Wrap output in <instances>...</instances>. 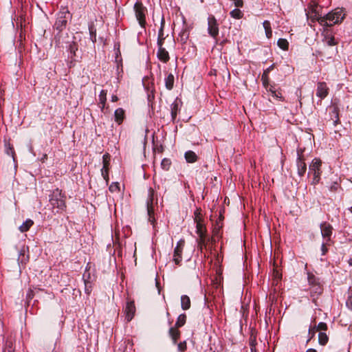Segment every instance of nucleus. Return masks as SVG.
<instances>
[{"instance_id":"1","label":"nucleus","mask_w":352,"mask_h":352,"mask_svg":"<svg viewBox=\"0 0 352 352\" xmlns=\"http://www.w3.org/2000/svg\"><path fill=\"white\" fill-rule=\"evenodd\" d=\"M313 20L317 21L321 25L331 27L335 24L341 23L345 18V14L342 9L337 8L328 14L322 16L318 14L316 9L313 10Z\"/></svg>"},{"instance_id":"2","label":"nucleus","mask_w":352,"mask_h":352,"mask_svg":"<svg viewBox=\"0 0 352 352\" xmlns=\"http://www.w3.org/2000/svg\"><path fill=\"white\" fill-rule=\"evenodd\" d=\"M48 206L54 214L63 213L67 208L65 193L58 188L53 190L49 195Z\"/></svg>"},{"instance_id":"3","label":"nucleus","mask_w":352,"mask_h":352,"mask_svg":"<svg viewBox=\"0 0 352 352\" xmlns=\"http://www.w3.org/2000/svg\"><path fill=\"white\" fill-rule=\"evenodd\" d=\"M322 162L320 158L315 157L309 166L308 176L313 175L311 184L316 186L321 179Z\"/></svg>"},{"instance_id":"4","label":"nucleus","mask_w":352,"mask_h":352,"mask_svg":"<svg viewBox=\"0 0 352 352\" xmlns=\"http://www.w3.org/2000/svg\"><path fill=\"white\" fill-rule=\"evenodd\" d=\"M154 195L155 190L152 188H149L148 190V197L146 200V210L148 220L153 225H154L155 222Z\"/></svg>"},{"instance_id":"5","label":"nucleus","mask_w":352,"mask_h":352,"mask_svg":"<svg viewBox=\"0 0 352 352\" xmlns=\"http://www.w3.org/2000/svg\"><path fill=\"white\" fill-rule=\"evenodd\" d=\"M297 158H296V167H297V173L300 177H302L305 175L307 171V164L305 163V159L303 155L304 149L301 148H298L297 151Z\"/></svg>"},{"instance_id":"6","label":"nucleus","mask_w":352,"mask_h":352,"mask_svg":"<svg viewBox=\"0 0 352 352\" xmlns=\"http://www.w3.org/2000/svg\"><path fill=\"white\" fill-rule=\"evenodd\" d=\"M70 17L69 12L67 10L60 11L57 16L54 28L59 32L63 31L67 24L68 19Z\"/></svg>"},{"instance_id":"7","label":"nucleus","mask_w":352,"mask_h":352,"mask_svg":"<svg viewBox=\"0 0 352 352\" xmlns=\"http://www.w3.org/2000/svg\"><path fill=\"white\" fill-rule=\"evenodd\" d=\"M219 23L214 15H209L208 17V33L215 40L219 35Z\"/></svg>"},{"instance_id":"8","label":"nucleus","mask_w":352,"mask_h":352,"mask_svg":"<svg viewBox=\"0 0 352 352\" xmlns=\"http://www.w3.org/2000/svg\"><path fill=\"white\" fill-rule=\"evenodd\" d=\"M82 279L85 284V292L89 295L92 291L93 283L95 281V276L91 273L87 267L82 275Z\"/></svg>"},{"instance_id":"9","label":"nucleus","mask_w":352,"mask_h":352,"mask_svg":"<svg viewBox=\"0 0 352 352\" xmlns=\"http://www.w3.org/2000/svg\"><path fill=\"white\" fill-rule=\"evenodd\" d=\"M135 12V16L139 21L141 27L144 28L146 24L145 19V8H144L142 3H136L134 6Z\"/></svg>"},{"instance_id":"10","label":"nucleus","mask_w":352,"mask_h":352,"mask_svg":"<svg viewBox=\"0 0 352 352\" xmlns=\"http://www.w3.org/2000/svg\"><path fill=\"white\" fill-rule=\"evenodd\" d=\"M184 244H185L184 240H182V239L179 240L177 243V245L174 250L173 261H174L175 263L177 265H180V263L182 260V254Z\"/></svg>"},{"instance_id":"11","label":"nucleus","mask_w":352,"mask_h":352,"mask_svg":"<svg viewBox=\"0 0 352 352\" xmlns=\"http://www.w3.org/2000/svg\"><path fill=\"white\" fill-rule=\"evenodd\" d=\"M103 166L101 169V175L107 184L109 180V169L110 166V156L109 154H104L102 157Z\"/></svg>"},{"instance_id":"12","label":"nucleus","mask_w":352,"mask_h":352,"mask_svg":"<svg viewBox=\"0 0 352 352\" xmlns=\"http://www.w3.org/2000/svg\"><path fill=\"white\" fill-rule=\"evenodd\" d=\"M135 311L136 309L134 301L128 300L124 309L127 322H130L133 318Z\"/></svg>"},{"instance_id":"13","label":"nucleus","mask_w":352,"mask_h":352,"mask_svg":"<svg viewBox=\"0 0 352 352\" xmlns=\"http://www.w3.org/2000/svg\"><path fill=\"white\" fill-rule=\"evenodd\" d=\"M321 234L326 242H329L332 234V226L327 223L323 222L320 224Z\"/></svg>"},{"instance_id":"14","label":"nucleus","mask_w":352,"mask_h":352,"mask_svg":"<svg viewBox=\"0 0 352 352\" xmlns=\"http://www.w3.org/2000/svg\"><path fill=\"white\" fill-rule=\"evenodd\" d=\"M329 94V87L324 82H319L317 84L316 96L320 98V101Z\"/></svg>"},{"instance_id":"15","label":"nucleus","mask_w":352,"mask_h":352,"mask_svg":"<svg viewBox=\"0 0 352 352\" xmlns=\"http://www.w3.org/2000/svg\"><path fill=\"white\" fill-rule=\"evenodd\" d=\"M331 184L329 185V190L331 192H336L338 191V190L340 188V186L339 185V181L340 180V178H338L336 175L331 174V177L330 178Z\"/></svg>"},{"instance_id":"16","label":"nucleus","mask_w":352,"mask_h":352,"mask_svg":"<svg viewBox=\"0 0 352 352\" xmlns=\"http://www.w3.org/2000/svg\"><path fill=\"white\" fill-rule=\"evenodd\" d=\"M157 56L158 59L163 63H167L170 59L169 54L164 47L158 48Z\"/></svg>"},{"instance_id":"17","label":"nucleus","mask_w":352,"mask_h":352,"mask_svg":"<svg viewBox=\"0 0 352 352\" xmlns=\"http://www.w3.org/2000/svg\"><path fill=\"white\" fill-rule=\"evenodd\" d=\"M169 336H170L174 344H176L178 339L180 337L181 332L177 328L171 327L168 331Z\"/></svg>"},{"instance_id":"18","label":"nucleus","mask_w":352,"mask_h":352,"mask_svg":"<svg viewBox=\"0 0 352 352\" xmlns=\"http://www.w3.org/2000/svg\"><path fill=\"white\" fill-rule=\"evenodd\" d=\"M125 117L124 111L122 108L116 109L114 112L115 121L118 124H122Z\"/></svg>"},{"instance_id":"19","label":"nucleus","mask_w":352,"mask_h":352,"mask_svg":"<svg viewBox=\"0 0 352 352\" xmlns=\"http://www.w3.org/2000/svg\"><path fill=\"white\" fill-rule=\"evenodd\" d=\"M179 111V101L177 98L170 105V113L173 121L176 119L178 111Z\"/></svg>"},{"instance_id":"20","label":"nucleus","mask_w":352,"mask_h":352,"mask_svg":"<svg viewBox=\"0 0 352 352\" xmlns=\"http://www.w3.org/2000/svg\"><path fill=\"white\" fill-rule=\"evenodd\" d=\"M331 119L333 121L334 126L340 123L339 109L337 107H333L329 113Z\"/></svg>"},{"instance_id":"21","label":"nucleus","mask_w":352,"mask_h":352,"mask_svg":"<svg viewBox=\"0 0 352 352\" xmlns=\"http://www.w3.org/2000/svg\"><path fill=\"white\" fill-rule=\"evenodd\" d=\"M189 28L187 25H185L179 34L181 42L185 43L189 38Z\"/></svg>"},{"instance_id":"22","label":"nucleus","mask_w":352,"mask_h":352,"mask_svg":"<svg viewBox=\"0 0 352 352\" xmlns=\"http://www.w3.org/2000/svg\"><path fill=\"white\" fill-rule=\"evenodd\" d=\"M196 223V233L199 236L206 234V228L202 223V220L195 222Z\"/></svg>"},{"instance_id":"23","label":"nucleus","mask_w":352,"mask_h":352,"mask_svg":"<svg viewBox=\"0 0 352 352\" xmlns=\"http://www.w3.org/2000/svg\"><path fill=\"white\" fill-rule=\"evenodd\" d=\"M181 307L183 310H188L190 307V299L187 295L181 296Z\"/></svg>"},{"instance_id":"24","label":"nucleus","mask_w":352,"mask_h":352,"mask_svg":"<svg viewBox=\"0 0 352 352\" xmlns=\"http://www.w3.org/2000/svg\"><path fill=\"white\" fill-rule=\"evenodd\" d=\"M107 94V90L102 89L99 94V105L102 111H103L106 104Z\"/></svg>"},{"instance_id":"25","label":"nucleus","mask_w":352,"mask_h":352,"mask_svg":"<svg viewBox=\"0 0 352 352\" xmlns=\"http://www.w3.org/2000/svg\"><path fill=\"white\" fill-rule=\"evenodd\" d=\"M185 159L188 163H193L197 160V155L192 151H188L184 154Z\"/></svg>"},{"instance_id":"26","label":"nucleus","mask_w":352,"mask_h":352,"mask_svg":"<svg viewBox=\"0 0 352 352\" xmlns=\"http://www.w3.org/2000/svg\"><path fill=\"white\" fill-rule=\"evenodd\" d=\"M322 290L323 289L320 283L310 287V293L313 297L321 294Z\"/></svg>"},{"instance_id":"27","label":"nucleus","mask_w":352,"mask_h":352,"mask_svg":"<svg viewBox=\"0 0 352 352\" xmlns=\"http://www.w3.org/2000/svg\"><path fill=\"white\" fill-rule=\"evenodd\" d=\"M71 56L70 58L72 60L76 61L75 57L76 56V52L78 51V45L75 42H72L69 45L68 49Z\"/></svg>"},{"instance_id":"28","label":"nucleus","mask_w":352,"mask_h":352,"mask_svg":"<svg viewBox=\"0 0 352 352\" xmlns=\"http://www.w3.org/2000/svg\"><path fill=\"white\" fill-rule=\"evenodd\" d=\"M174 76L172 74H169L165 78V87L168 90H171L174 85Z\"/></svg>"},{"instance_id":"29","label":"nucleus","mask_w":352,"mask_h":352,"mask_svg":"<svg viewBox=\"0 0 352 352\" xmlns=\"http://www.w3.org/2000/svg\"><path fill=\"white\" fill-rule=\"evenodd\" d=\"M186 322V314H182L178 316L174 327L179 329L183 327L185 324Z\"/></svg>"},{"instance_id":"30","label":"nucleus","mask_w":352,"mask_h":352,"mask_svg":"<svg viewBox=\"0 0 352 352\" xmlns=\"http://www.w3.org/2000/svg\"><path fill=\"white\" fill-rule=\"evenodd\" d=\"M34 224V222L32 220L28 219L25 222L23 223L21 226L19 227V230L21 232H27L30 230V228L32 227V226Z\"/></svg>"},{"instance_id":"31","label":"nucleus","mask_w":352,"mask_h":352,"mask_svg":"<svg viewBox=\"0 0 352 352\" xmlns=\"http://www.w3.org/2000/svg\"><path fill=\"white\" fill-rule=\"evenodd\" d=\"M329 341V337L326 332H319L318 333V342L320 345L324 346Z\"/></svg>"},{"instance_id":"32","label":"nucleus","mask_w":352,"mask_h":352,"mask_svg":"<svg viewBox=\"0 0 352 352\" xmlns=\"http://www.w3.org/2000/svg\"><path fill=\"white\" fill-rule=\"evenodd\" d=\"M5 151L7 155H11L12 158L14 160L15 153L14 148L8 141H5Z\"/></svg>"},{"instance_id":"33","label":"nucleus","mask_w":352,"mask_h":352,"mask_svg":"<svg viewBox=\"0 0 352 352\" xmlns=\"http://www.w3.org/2000/svg\"><path fill=\"white\" fill-rule=\"evenodd\" d=\"M146 89H147V100L148 103L149 105L152 106V103L155 99V94H154V88H151L150 89L149 87H146Z\"/></svg>"},{"instance_id":"34","label":"nucleus","mask_w":352,"mask_h":352,"mask_svg":"<svg viewBox=\"0 0 352 352\" xmlns=\"http://www.w3.org/2000/svg\"><path fill=\"white\" fill-rule=\"evenodd\" d=\"M307 278L310 287L320 283L319 281V278H317L313 274L308 273Z\"/></svg>"},{"instance_id":"35","label":"nucleus","mask_w":352,"mask_h":352,"mask_svg":"<svg viewBox=\"0 0 352 352\" xmlns=\"http://www.w3.org/2000/svg\"><path fill=\"white\" fill-rule=\"evenodd\" d=\"M230 14L232 18L236 19H240L243 18V13L241 12V10H239L238 8H235V9L232 10L230 12Z\"/></svg>"},{"instance_id":"36","label":"nucleus","mask_w":352,"mask_h":352,"mask_svg":"<svg viewBox=\"0 0 352 352\" xmlns=\"http://www.w3.org/2000/svg\"><path fill=\"white\" fill-rule=\"evenodd\" d=\"M209 240V239L207 238L206 234H204L201 236H199L198 239V245L201 250H202L203 248L206 246L207 242Z\"/></svg>"},{"instance_id":"37","label":"nucleus","mask_w":352,"mask_h":352,"mask_svg":"<svg viewBox=\"0 0 352 352\" xmlns=\"http://www.w3.org/2000/svg\"><path fill=\"white\" fill-rule=\"evenodd\" d=\"M277 45L280 49L283 50H287L289 48V43L285 38H279L277 41Z\"/></svg>"},{"instance_id":"38","label":"nucleus","mask_w":352,"mask_h":352,"mask_svg":"<svg viewBox=\"0 0 352 352\" xmlns=\"http://www.w3.org/2000/svg\"><path fill=\"white\" fill-rule=\"evenodd\" d=\"M314 329L319 332H326L328 329L327 324L325 322H320L314 327Z\"/></svg>"},{"instance_id":"39","label":"nucleus","mask_w":352,"mask_h":352,"mask_svg":"<svg viewBox=\"0 0 352 352\" xmlns=\"http://www.w3.org/2000/svg\"><path fill=\"white\" fill-rule=\"evenodd\" d=\"M171 165V161L168 158H164L162 160L161 167L165 170H169Z\"/></svg>"},{"instance_id":"40","label":"nucleus","mask_w":352,"mask_h":352,"mask_svg":"<svg viewBox=\"0 0 352 352\" xmlns=\"http://www.w3.org/2000/svg\"><path fill=\"white\" fill-rule=\"evenodd\" d=\"M111 192H118L120 191V184L118 182H113L109 187Z\"/></svg>"},{"instance_id":"41","label":"nucleus","mask_w":352,"mask_h":352,"mask_svg":"<svg viewBox=\"0 0 352 352\" xmlns=\"http://www.w3.org/2000/svg\"><path fill=\"white\" fill-rule=\"evenodd\" d=\"M90 38L91 41L94 43L96 42V30L93 26H90L89 28Z\"/></svg>"},{"instance_id":"42","label":"nucleus","mask_w":352,"mask_h":352,"mask_svg":"<svg viewBox=\"0 0 352 352\" xmlns=\"http://www.w3.org/2000/svg\"><path fill=\"white\" fill-rule=\"evenodd\" d=\"M325 41L328 46H333L337 44V42H336L335 38L333 36H325Z\"/></svg>"},{"instance_id":"43","label":"nucleus","mask_w":352,"mask_h":352,"mask_svg":"<svg viewBox=\"0 0 352 352\" xmlns=\"http://www.w3.org/2000/svg\"><path fill=\"white\" fill-rule=\"evenodd\" d=\"M272 96L281 101L284 100L281 93V90L280 89H276V91H273Z\"/></svg>"},{"instance_id":"44","label":"nucleus","mask_w":352,"mask_h":352,"mask_svg":"<svg viewBox=\"0 0 352 352\" xmlns=\"http://www.w3.org/2000/svg\"><path fill=\"white\" fill-rule=\"evenodd\" d=\"M261 80L263 81V86L267 89L269 86V76L266 73H263L261 76Z\"/></svg>"},{"instance_id":"45","label":"nucleus","mask_w":352,"mask_h":352,"mask_svg":"<svg viewBox=\"0 0 352 352\" xmlns=\"http://www.w3.org/2000/svg\"><path fill=\"white\" fill-rule=\"evenodd\" d=\"M164 24H165V21H164V17H162V19L161 20L160 28L159 32H158V37L165 38L164 36Z\"/></svg>"},{"instance_id":"46","label":"nucleus","mask_w":352,"mask_h":352,"mask_svg":"<svg viewBox=\"0 0 352 352\" xmlns=\"http://www.w3.org/2000/svg\"><path fill=\"white\" fill-rule=\"evenodd\" d=\"M4 352H14L12 341H10V340L6 341Z\"/></svg>"},{"instance_id":"47","label":"nucleus","mask_w":352,"mask_h":352,"mask_svg":"<svg viewBox=\"0 0 352 352\" xmlns=\"http://www.w3.org/2000/svg\"><path fill=\"white\" fill-rule=\"evenodd\" d=\"M186 348H187V345H186V341L181 342L177 344V349H178L179 351L183 352L185 350H186Z\"/></svg>"},{"instance_id":"48","label":"nucleus","mask_w":352,"mask_h":352,"mask_svg":"<svg viewBox=\"0 0 352 352\" xmlns=\"http://www.w3.org/2000/svg\"><path fill=\"white\" fill-rule=\"evenodd\" d=\"M194 215H195V217H194L195 222L199 221L202 220L200 212H199L198 210H195V212H194Z\"/></svg>"},{"instance_id":"49","label":"nucleus","mask_w":352,"mask_h":352,"mask_svg":"<svg viewBox=\"0 0 352 352\" xmlns=\"http://www.w3.org/2000/svg\"><path fill=\"white\" fill-rule=\"evenodd\" d=\"M346 307L352 310V295H350L346 302Z\"/></svg>"},{"instance_id":"50","label":"nucleus","mask_w":352,"mask_h":352,"mask_svg":"<svg viewBox=\"0 0 352 352\" xmlns=\"http://www.w3.org/2000/svg\"><path fill=\"white\" fill-rule=\"evenodd\" d=\"M327 243L328 242H326L324 241V242H323L322 244L321 250H322V255H324L327 252V251H328V249L326 247V245L327 244Z\"/></svg>"},{"instance_id":"51","label":"nucleus","mask_w":352,"mask_h":352,"mask_svg":"<svg viewBox=\"0 0 352 352\" xmlns=\"http://www.w3.org/2000/svg\"><path fill=\"white\" fill-rule=\"evenodd\" d=\"M263 25L265 30L271 28V24L269 21H264L263 23Z\"/></svg>"},{"instance_id":"52","label":"nucleus","mask_w":352,"mask_h":352,"mask_svg":"<svg viewBox=\"0 0 352 352\" xmlns=\"http://www.w3.org/2000/svg\"><path fill=\"white\" fill-rule=\"evenodd\" d=\"M316 331H317L316 330V329H314V327L313 329L309 327V334L311 335V336H310V338L308 340V341L315 336Z\"/></svg>"},{"instance_id":"53","label":"nucleus","mask_w":352,"mask_h":352,"mask_svg":"<svg viewBox=\"0 0 352 352\" xmlns=\"http://www.w3.org/2000/svg\"><path fill=\"white\" fill-rule=\"evenodd\" d=\"M164 39H165V38H160V37L157 38L158 48H160V47H163V44H164Z\"/></svg>"},{"instance_id":"54","label":"nucleus","mask_w":352,"mask_h":352,"mask_svg":"<svg viewBox=\"0 0 352 352\" xmlns=\"http://www.w3.org/2000/svg\"><path fill=\"white\" fill-rule=\"evenodd\" d=\"M265 35H266L267 38H270L272 36V28L265 30Z\"/></svg>"},{"instance_id":"55","label":"nucleus","mask_w":352,"mask_h":352,"mask_svg":"<svg viewBox=\"0 0 352 352\" xmlns=\"http://www.w3.org/2000/svg\"><path fill=\"white\" fill-rule=\"evenodd\" d=\"M267 91H270L272 94H273V91H276V87L274 85H270L267 87Z\"/></svg>"},{"instance_id":"56","label":"nucleus","mask_w":352,"mask_h":352,"mask_svg":"<svg viewBox=\"0 0 352 352\" xmlns=\"http://www.w3.org/2000/svg\"><path fill=\"white\" fill-rule=\"evenodd\" d=\"M274 68V65H270L268 68H267L263 73H266L267 74H269L270 71H272Z\"/></svg>"},{"instance_id":"57","label":"nucleus","mask_w":352,"mask_h":352,"mask_svg":"<svg viewBox=\"0 0 352 352\" xmlns=\"http://www.w3.org/2000/svg\"><path fill=\"white\" fill-rule=\"evenodd\" d=\"M118 96H116V95H113V96H111V101H112V102H116V101H118Z\"/></svg>"},{"instance_id":"58","label":"nucleus","mask_w":352,"mask_h":352,"mask_svg":"<svg viewBox=\"0 0 352 352\" xmlns=\"http://www.w3.org/2000/svg\"><path fill=\"white\" fill-rule=\"evenodd\" d=\"M306 352H317V351L314 349H309L306 351Z\"/></svg>"},{"instance_id":"59","label":"nucleus","mask_w":352,"mask_h":352,"mask_svg":"<svg viewBox=\"0 0 352 352\" xmlns=\"http://www.w3.org/2000/svg\"><path fill=\"white\" fill-rule=\"evenodd\" d=\"M251 352H256V349L254 346H251Z\"/></svg>"},{"instance_id":"60","label":"nucleus","mask_w":352,"mask_h":352,"mask_svg":"<svg viewBox=\"0 0 352 352\" xmlns=\"http://www.w3.org/2000/svg\"><path fill=\"white\" fill-rule=\"evenodd\" d=\"M349 264L352 266V258L349 260Z\"/></svg>"},{"instance_id":"61","label":"nucleus","mask_w":352,"mask_h":352,"mask_svg":"<svg viewBox=\"0 0 352 352\" xmlns=\"http://www.w3.org/2000/svg\"><path fill=\"white\" fill-rule=\"evenodd\" d=\"M32 291H30V293L28 294V297H29L30 298H32Z\"/></svg>"},{"instance_id":"62","label":"nucleus","mask_w":352,"mask_h":352,"mask_svg":"<svg viewBox=\"0 0 352 352\" xmlns=\"http://www.w3.org/2000/svg\"><path fill=\"white\" fill-rule=\"evenodd\" d=\"M166 315H167V316H170V314H169V312H168V311H167V312H166Z\"/></svg>"},{"instance_id":"63","label":"nucleus","mask_w":352,"mask_h":352,"mask_svg":"<svg viewBox=\"0 0 352 352\" xmlns=\"http://www.w3.org/2000/svg\"><path fill=\"white\" fill-rule=\"evenodd\" d=\"M350 210L352 212V206L351 207Z\"/></svg>"}]
</instances>
